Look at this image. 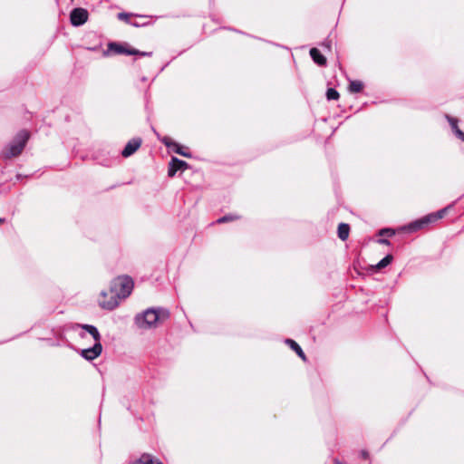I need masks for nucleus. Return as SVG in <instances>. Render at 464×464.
<instances>
[{
  "mask_svg": "<svg viewBox=\"0 0 464 464\" xmlns=\"http://www.w3.org/2000/svg\"><path fill=\"white\" fill-rule=\"evenodd\" d=\"M133 289V281L129 276H120L111 282L109 291H102V296L110 295V301L101 300L100 306L106 310H113L121 300L127 298Z\"/></svg>",
  "mask_w": 464,
  "mask_h": 464,
  "instance_id": "nucleus-1",
  "label": "nucleus"
},
{
  "mask_svg": "<svg viewBox=\"0 0 464 464\" xmlns=\"http://www.w3.org/2000/svg\"><path fill=\"white\" fill-rule=\"evenodd\" d=\"M169 317V311L165 308H148L143 313L138 314L134 322L135 324L143 330L155 328L159 322H163Z\"/></svg>",
  "mask_w": 464,
  "mask_h": 464,
  "instance_id": "nucleus-2",
  "label": "nucleus"
},
{
  "mask_svg": "<svg viewBox=\"0 0 464 464\" xmlns=\"http://www.w3.org/2000/svg\"><path fill=\"white\" fill-rule=\"evenodd\" d=\"M450 207L444 208L435 213H430L429 215H426L422 217L420 219H417L415 221H412L409 223L408 225L404 226L402 227V230L407 232H416L418 230H420L430 225V223H434L437 220L442 218L446 212L448 211Z\"/></svg>",
  "mask_w": 464,
  "mask_h": 464,
  "instance_id": "nucleus-3",
  "label": "nucleus"
},
{
  "mask_svg": "<svg viewBox=\"0 0 464 464\" xmlns=\"http://www.w3.org/2000/svg\"><path fill=\"white\" fill-rule=\"evenodd\" d=\"M28 139L29 133L26 130H21L7 148L5 153V158L10 159L20 155L24 150Z\"/></svg>",
  "mask_w": 464,
  "mask_h": 464,
  "instance_id": "nucleus-4",
  "label": "nucleus"
},
{
  "mask_svg": "<svg viewBox=\"0 0 464 464\" xmlns=\"http://www.w3.org/2000/svg\"><path fill=\"white\" fill-rule=\"evenodd\" d=\"M88 17V11L84 8L78 7L72 10L70 14V22L73 26H81L87 22Z\"/></svg>",
  "mask_w": 464,
  "mask_h": 464,
  "instance_id": "nucleus-5",
  "label": "nucleus"
},
{
  "mask_svg": "<svg viewBox=\"0 0 464 464\" xmlns=\"http://www.w3.org/2000/svg\"><path fill=\"white\" fill-rule=\"evenodd\" d=\"M160 141L170 150L173 152L179 154L186 158H190L191 155L189 152H187L183 150V148L177 142L173 141L169 137H163L160 139Z\"/></svg>",
  "mask_w": 464,
  "mask_h": 464,
  "instance_id": "nucleus-6",
  "label": "nucleus"
},
{
  "mask_svg": "<svg viewBox=\"0 0 464 464\" xmlns=\"http://www.w3.org/2000/svg\"><path fill=\"white\" fill-rule=\"evenodd\" d=\"M102 352V345L101 343H94L92 347L82 349L81 355L87 361H92L99 357Z\"/></svg>",
  "mask_w": 464,
  "mask_h": 464,
  "instance_id": "nucleus-7",
  "label": "nucleus"
},
{
  "mask_svg": "<svg viewBox=\"0 0 464 464\" xmlns=\"http://www.w3.org/2000/svg\"><path fill=\"white\" fill-rule=\"evenodd\" d=\"M141 142H142V140L140 138L131 139L130 140L128 141V143L122 150L121 155L124 158H128V157L131 156L140 147Z\"/></svg>",
  "mask_w": 464,
  "mask_h": 464,
  "instance_id": "nucleus-8",
  "label": "nucleus"
},
{
  "mask_svg": "<svg viewBox=\"0 0 464 464\" xmlns=\"http://www.w3.org/2000/svg\"><path fill=\"white\" fill-rule=\"evenodd\" d=\"M188 167V164L186 161L173 157L169 164L168 175L173 177L178 170L186 169Z\"/></svg>",
  "mask_w": 464,
  "mask_h": 464,
  "instance_id": "nucleus-9",
  "label": "nucleus"
},
{
  "mask_svg": "<svg viewBox=\"0 0 464 464\" xmlns=\"http://www.w3.org/2000/svg\"><path fill=\"white\" fill-rule=\"evenodd\" d=\"M310 55L313 61L320 66H324L326 64V58L320 53L317 48H312L310 50Z\"/></svg>",
  "mask_w": 464,
  "mask_h": 464,
  "instance_id": "nucleus-10",
  "label": "nucleus"
},
{
  "mask_svg": "<svg viewBox=\"0 0 464 464\" xmlns=\"http://www.w3.org/2000/svg\"><path fill=\"white\" fill-rule=\"evenodd\" d=\"M81 328L85 330L88 334H90L95 343H101V334L98 329L92 324H82Z\"/></svg>",
  "mask_w": 464,
  "mask_h": 464,
  "instance_id": "nucleus-11",
  "label": "nucleus"
},
{
  "mask_svg": "<svg viewBox=\"0 0 464 464\" xmlns=\"http://www.w3.org/2000/svg\"><path fill=\"white\" fill-rule=\"evenodd\" d=\"M285 343L288 344L303 361H306L304 353L296 342L292 339H286Z\"/></svg>",
  "mask_w": 464,
  "mask_h": 464,
  "instance_id": "nucleus-12",
  "label": "nucleus"
},
{
  "mask_svg": "<svg viewBox=\"0 0 464 464\" xmlns=\"http://www.w3.org/2000/svg\"><path fill=\"white\" fill-rule=\"evenodd\" d=\"M135 464H162V462L159 459H155L150 454L144 453Z\"/></svg>",
  "mask_w": 464,
  "mask_h": 464,
  "instance_id": "nucleus-13",
  "label": "nucleus"
},
{
  "mask_svg": "<svg viewBox=\"0 0 464 464\" xmlns=\"http://www.w3.org/2000/svg\"><path fill=\"white\" fill-rule=\"evenodd\" d=\"M337 232H338V237L341 240H343V241L346 240L349 237V232H350L349 225L346 223L339 224Z\"/></svg>",
  "mask_w": 464,
  "mask_h": 464,
  "instance_id": "nucleus-14",
  "label": "nucleus"
},
{
  "mask_svg": "<svg viewBox=\"0 0 464 464\" xmlns=\"http://www.w3.org/2000/svg\"><path fill=\"white\" fill-rule=\"evenodd\" d=\"M108 48L117 54H126L127 53V48L117 43H110Z\"/></svg>",
  "mask_w": 464,
  "mask_h": 464,
  "instance_id": "nucleus-15",
  "label": "nucleus"
},
{
  "mask_svg": "<svg viewBox=\"0 0 464 464\" xmlns=\"http://www.w3.org/2000/svg\"><path fill=\"white\" fill-rule=\"evenodd\" d=\"M363 88V83L361 81H351L348 90L350 92L357 93L360 92Z\"/></svg>",
  "mask_w": 464,
  "mask_h": 464,
  "instance_id": "nucleus-16",
  "label": "nucleus"
},
{
  "mask_svg": "<svg viewBox=\"0 0 464 464\" xmlns=\"http://www.w3.org/2000/svg\"><path fill=\"white\" fill-rule=\"evenodd\" d=\"M392 259H393V257L392 255H387L381 261H379L377 263V265L375 266V268L380 270L382 268L386 267L387 266H389L392 263Z\"/></svg>",
  "mask_w": 464,
  "mask_h": 464,
  "instance_id": "nucleus-17",
  "label": "nucleus"
},
{
  "mask_svg": "<svg viewBox=\"0 0 464 464\" xmlns=\"http://www.w3.org/2000/svg\"><path fill=\"white\" fill-rule=\"evenodd\" d=\"M339 96V92L334 88H329L326 91V98L328 101L338 100Z\"/></svg>",
  "mask_w": 464,
  "mask_h": 464,
  "instance_id": "nucleus-18",
  "label": "nucleus"
},
{
  "mask_svg": "<svg viewBox=\"0 0 464 464\" xmlns=\"http://www.w3.org/2000/svg\"><path fill=\"white\" fill-rule=\"evenodd\" d=\"M238 217L237 216H235V215H232V214H229V215H225L221 218H219L217 222L218 223H225V222H229V221H233V220H236L237 219Z\"/></svg>",
  "mask_w": 464,
  "mask_h": 464,
  "instance_id": "nucleus-19",
  "label": "nucleus"
},
{
  "mask_svg": "<svg viewBox=\"0 0 464 464\" xmlns=\"http://www.w3.org/2000/svg\"><path fill=\"white\" fill-rule=\"evenodd\" d=\"M446 118H447L453 132H455L457 130L459 129L458 126V120L456 118L450 117L449 115H446Z\"/></svg>",
  "mask_w": 464,
  "mask_h": 464,
  "instance_id": "nucleus-20",
  "label": "nucleus"
},
{
  "mask_svg": "<svg viewBox=\"0 0 464 464\" xmlns=\"http://www.w3.org/2000/svg\"><path fill=\"white\" fill-rule=\"evenodd\" d=\"M395 231L392 228H382L379 231V236H387V237H392L394 236Z\"/></svg>",
  "mask_w": 464,
  "mask_h": 464,
  "instance_id": "nucleus-21",
  "label": "nucleus"
},
{
  "mask_svg": "<svg viewBox=\"0 0 464 464\" xmlns=\"http://www.w3.org/2000/svg\"><path fill=\"white\" fill-rule=\"evenodd\" d=\"M454 134L462 141H464V132L461 130H457Z\"/></svg>",
  "mask_w": 464,
  "mask_h": 464,
  "instance_id": "nucleus-22",
  "label": "nucleus"
},
{
  "mask_svg": "<svg viewBox=\"0 0 464 464\" xmlns=\"http://www.w3.org/2000/svg\"><path fill=\"white\" fill-rule=\"evenodd\" d=\"M118 17H119V19H121V20L128 21V19H129V14H126V13H120V14H118Z\"/></svg>",
  "mask_w": 464,
  "mask_h": 464,
  "instance_id": "nucleus-23",
  "label": "nucleus"
},
{
  "mask_svg": "<svg viewBox=\"0 0 464 464\" xmlns=\"http://www.w3.org/2000/svg\"><path fill=\"white\" fill-rule=\"evenodd\" d=\"M140 53V51L136 50V49H127V53L126 54H129V55H134V54H139Z\"/></svg>",
  "mask_w": 464,
  "mask_h": 464,
  "instance_id": "nucleus-24",
  "label": "nucleus"
},
{
  "mask_svg": "<svg viewBox=\"0 0 464 464\" xmlns=\"http://www.w3.org/2000/svg\"><path fill=\"white\" fill-rule=\"evenodd\" d=\"M378 243L382 244V245H386V246H389L391 244V242L388 239H385V238L378 239Z\"/></svg>",
  "mask_w": 464,
  "mask_h": 464,
  "instance_id": "nucleus-25",
  "label": "nucleus"
},
{
  "mask_svg": "<svg viewBox=\"0 0 464 464\" xmlns=\"http://www.w3.org/2000/svg\"><path fill=\"white\" fill-rule=\"evenodd\" d=\"M101 300L110 301V295H108L106 297H102V294H101V295H100L99 302H100Z\"/></svg>",
  "mask_w": 464,
  "mask_h": 464,
  "instance_id": "nucleus-26",
  "label": "nucleus"
},
{
  "mask_svg": "<svg viewBox=\"0 0 464 464\" xmlns=\"http://www.w3.org/2000/svg\"><path fill=\"white\" fill-rule=\"evenodd\" d=\"M361 454H362V457L363 459H367V458H368V453H367L366 451H364V450H363V451H362V453H361Z\"/></svg>",
  "mask_w": 464,
  "mask_h": 464,
  "instance_id": "nucleus-27",
  "label": "nucleus"
},
{
  "mask_svg": "<svg viewBox=\"0 0 464 464\" xmlns=\"http://www.w3.org/2000/svg\"><path fill=\"white\" fill-rule=\"evenodd\" d=\"M139 54L142 55V56H146V55H150V53L140 52Z\"/></svg>",
  "mask_w": 464,
  "mask_h": 464,
  "instance_id": "nucleus-28",
  "label": "nucleus"
},
{
  "mask_svg": "<svg viewBox=\"0 0 464 464\" xmlns=\"http://www.w3.org/2000/svg\"><path fill=\"white\" fill-rule=\"evenodd\" d=\"M3 222H4V219L0 218V224H2Z\"/></svg>",
  "mask_w": 464,
  "mask_h": 464,
  "instance_id": "nucleus-29",
  "label": "nucleus"
}]
</instances>
